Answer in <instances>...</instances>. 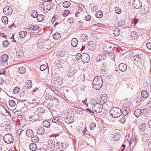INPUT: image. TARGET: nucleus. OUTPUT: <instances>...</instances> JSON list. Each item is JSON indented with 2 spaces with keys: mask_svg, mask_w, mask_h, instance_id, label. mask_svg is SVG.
Segmentation results:
<instances>
[{
  "mask_svg": "<svg viewBox=\"0 0 151 151\" xmlns=\"http://www.w3.org/2000/svg\"><path fill=\"white\" fill-rule=\"evenodd\" d=\"M103 79L101 76L95 77L93 81V84L94 88L96 90H99L103 85Z\"/></svg>",
  "mask_w": 151,
  "mask_h": 151,
  "instance_id": "f257e3e1",
  "label": "nucleus"
},
{
  "mask_svg": "<svg viewBox=\"0 0 151 151\" xmlns=\"http://www.w3.org/2000/svg\"><path fill=\"white\" fill-rule=\"evenodd\" d=\"M52 79L54 83L57 85H61L62 84L63 78L60 76L57 72L54 71L52 72Z\"/></svg>",
  "mask_w": 151,
  "mask_h": 151,
  "instance_id": "f03ea898",
  "label": "nucleus"
},
{
  "mask_svg": "<svg viewBox=\"0 0 151 151\" xmlns=\"http://www.w3.org/2000/svg\"><path fill=\"white\" fill-rule=\"evenodd\" d=\"M110 113L113 117L116 118L122 115V111L119 107H114L111 110Z\"/></svg>",
  "mask_w": 151,
  "mask_h": 151,
  "instance_id": "7ed1b4c3",
  "label": "nucleus"
},
{
  "mask_svg": "<svg viewBox=\"0 0 151 151\" xmlns=\"http://www.w3.org/2000/svg\"><path fill=\"white\" fill-rule=\"evenodd\" d=\"M76 58L77 60H79L81 58L82 61L84 63H88L90 59L89 55L86 53H83L81 55L80 53L77 54L76 56Z\"/></svg>",
  "mask_w": 151,
  "mask_h": 151,
  "instance_id": "20e7f679",
  "label": "nucleus"
},
{
  "mask_svg": "<svg viewBox=\"0 0 151 151\" xmlns=\"http://www.w3.org/2000/svg\"><path fill=\"white\" fill-rule=\"evenodd\" d=\"M9 59V56L6 54L2 55L0 58L1 63L3 66H5L8 64L7 61Z\"/></svg>",
  "mask_w": 151,
  "mask_h": 151,
  "instance_id": "39448f33",
  "label": "nucleus"
},
{
  "mask_svg": "<svg viewBox=\"0 0 151 151\" xmlns=\"http://www.w3.org/2000/svg\"><path fill=\"white\" fill-rule=\"evenodd\" d=\"M93 109L97 113H100L102 110L101 105L99 103H96L93 105Z\"/></svg>",
  "mask_w": 151,
  "mask_h": 151,
  "instance_id": "423d86ee",
  "label": "nucleus"
},
{
  "mask_svg": "<svg viewBox=\"0 0 151 151\" xmlns=\"http://www.w3.org/2000/svg\"><path fill=\"white\" fill-rule=\"evenodd\" d=\"M55 140L53 139H49L48 141V148H50V151H53L55 149Z\"/></svg>",
  "mask_w": 151,
  "mask_h": 151,
  "instance_id": "0eeeda50",
  "label": "nucleus"
},
{
  "mask_svg": "<svg viewBox=\"0 0 151 151\" xmlns=\"http://www.w3.org/2000/svg\"><path fill=\"white\" fill-rule=\"evenodd\" d=\"M132 4L134 7L136 9H140L142 6V3L139 0H134Z\"/></svg>",
  "mask_w": 151,
  "mask_h": 151,
  "instance_id": "6e6552de",
  "label": "nucleus"
},
{
  "mask_svg": "<svg viewBox=\"0 0 151 151\" xmlns=\"http://www.w3.org/2000/svg\"><path fill=\"white\" fill-rule=\"evenodd\" d=\"M122 114L124 116H126L127 113L129 112L130 108L129 107L126 106V105H124L122 108Z\"/></svg>",
  "mask_w": 151,
  "mask_h": 151,
  "instance_id": "1a4fd4ad",
  "label": "nucleus"
},
{
  "mask_svg": "<svg viewBox=\"0 0 151 151\" xmlns=\"http://www.w3.org/2000/svg\"><path fill=\"white\" fill-rule=\"evenodd\" d=\"M119 68L120 71L124 72L127 69V66L124 63H122L119 65Z\"/></svg>",
  "mask_w": 151,
  "mask_h": 151,
  "instance_id": "9d476101",
  "label": "nucleus"
},
{
  "mask_svg": "<svg viewBox=\"0 0 151 151\" xmlns=\"http://www.w3.org/2000/svg\"><path fill=\"white\" fill-rule=\"evenodd\" d=\"M50 101L52 102V106H56L58 104L59 101L55 97H52L50 98Z\"/></svg>",
  "mask_w": 151,
  "mask_h": 151,
  "instance_id": "9b49d317",
  "label": "nucleus"
},
{
  "mask_svg": "<svg viewBox=\"0 0 151 151\" xmlns=\"http://www.w3.org/2000/svg\"><path fill=\"white\" fill-rule=\"evenodd\" d=\"M26 133L27 136L28 137H31L34 135L33 132L30 129L27 130Z\"/></svg>",
  "mask_w": 151,
  "mask_h": 151,
  "instance_id": "f8f14e48",
  "label": "nucleus"
},
{
  "mask_svg": "<svg viewBox=\"0 0 151 151\" xmlns=\"http://www.w3.org/2000/svg\"><path fill=\"white\" fill-rule=\"evenodd\" d=\"M37 134L40 135H42L44 134L45 130L43 127L40 126L38 127L37 130Z\"/></svg>",
  "mask_w": 151,
  "mask_h": 151,
  "instance_id": "ddd939ff",
  "label": "nucleus"
},
{
  "mask_svg": "<svg viewBox=\"0 0 151 151\" xmlns=\"http://www.w3.org/2000/svg\"><path fill=\"white\" fill-rule=\"evenodd\" d=\"M78 43V40L76 38H73L72 39L71 41V44L73 47H76Z\"/></svg>",
  "mask_w": 151,
  "mask_h": 151,
  "instance_id": "4468645a",
  "label": "nucleus"
},
{
  "mask_svg": "<svg viewBox=\"0 0 151 151\" xmlns=\"http://www.w3.org/2000/svg\"><path fill=\"white\" fill-rule=\"evenodd\" d=\"M16 55L19 58L22 57L24 55L23 51L20 49L19 50H17L16 52Z\"/></svg>",
  "mask_w": 151,
  "mask_h": 151,
  "instance_id": "2eb2a0df",
  "label": "nucleus"
},
{
  "mask_svg": "<svg viewBox=\"0 0 151 151\" xmlns=\"http://www.w3.org/2000/svg\"><path fill=\"white\" fill-rule=\"evenodd\" d=\"M3 139L4 142L8 144H9V133L7 134L3 137Z\"/></svg>",
  "mask_w": 151,
  "mask_h": 151,
  "instance_id": "dca6fc26",
  "label": "nucleus"
},
{
  "mask_svg": "<svg viewBox=\"0 0 151 151\" xmlns=\"http://www.w3.org/2000/svg\"><path fill=\"white\" fill-rule=\"evenodd\" d=\"M37 146L35 143H31L29 145L30 149L33 151H35L37 149Z\"/></svg>",
  "mask_w": 151,
  "mask_h": 151,
  "instance_id": "f3484780",
  "label": "nucleus"
},
{
  "mask_svg": "<svg viewBox=\"0 0 151 151\" xmlns=\"http://www.w3.org/2000/svg\"><path fill=\"white\" fill-rule=\"evenodd\" d=\"M120 137V134L119 132L115 133L114 134L113 139L116 141H118Z\"/></svg>",
  "mask_w": 151,
  "mask_h": 151,
  "instance_id": "a211bd4d",
  "label": "nucleus"
},
{
  "mask_svg": "<svg viewBox=\"0 0 151 151\" xmlns=\"http://www.w3.org/2000/svg\"><path fill=\"white\" fill-rule=\"evenodd\" d=\"M9 6H6L3 9V12L5 14L8 15H9Z\"/></svg>",
  "mask_w": 151,
  "mask_h": 151,
  "instance_id": "6ab92c4d",
  "label": "nucleus"
},
{
  "mask_svg": "<svg viewBox=\"0 0 151 151\" xmlns=\"http://www.w3.org/2000/svg\"><path fill=\"white\" fill-rule=\"evenodd\" d=\"M141 95L142 97L145 99L148 97L149 94L146 90H143L141 92Z\"/></svg>",
  "mask_w": 151,
  "mask_h": 151,
  "instance_id": "aec40b11",
  "label": "nucleus"
},
{
  "mask_svg": "<svg viewBox=\"0 0 151 151\" xmlns=\"http://www.w3.org/2000/svg\"><path fill=\"white\" fill-rule=\"evenodd\" d=\"M137 33L135 31L132 32L131 35V38L132 40L136 39L137 38Z\"/></svg>",
  "mask_w": 151,
  "mask_h": 151,
  "instance_id": "412c9836",
  "label": "nucleus"
},
{
  "mask_svg": "<svg viewBox=\"0 0 151 151\" xmlns=\"http://www.w3.org/2000/svg\"><path fill=\"white\" fill-rule=\"evenodd\" d=\"M1 20L5 25L7 24L8 23V18L6 16H4L2 17L1 18Z\"/></svg>",
  "mask_w": 151,
  "mask_h": 151,
  "instance_id": "4be33fe9",
  "label": "nucleus"
},
{
  "mask_svg": "<svg viewBox=\"0 0 151 151\" xmlns=\"http://www.w3.org/2000/svg\"><path fill=\"white\" fill-rule=\"evenodd\" d=\"M149 139L147 138V134L143 135L142 138V140L144 143H146L147 142Z\"/></svg>",
  "mask_w": 151,
  "mask_h": 151,
  "instance_id": "5701e85b",
  "label": "nucleus"
},
{
  "mask_svg": "<svg viewBox=\"0 0 151 151\" xmlns=\"http://www.w3.org/2000/svg\"><path fill=\"white\" fill-rule=\"evenodd\" d=\"M39 27L37 25H32L29 27L27 28V29H29L30 30H36L38 29Z\"/></svg>",
  "mask_w": 151,
  "mask_h": 151,
  "instance_id": "b1692460",
  "label": "nucleus"
},
{
  "mask_svg": "<svg viewBox=\"0 0 151 151\" xmlns=\"http://www.w3.org/2000/svg\"><path fill=\"white\" fill-rule=\"evenodd\" d=\"M66 55V52L65 51H60L58 53V56L59 57H65Z\"/></svg>",
  "mask_w": 151,
  "mask_h": 151,
  "instance_id": "393cba45",
  "label": "nucleus"
},
{
  "mask_svg": "<svg viewBox=\"0 0 151 151\" xmlns=\"http://www.w3.org/2000/svg\"><path fill=\"white\" fill-rule=\"evenodd\" d=\"M65 122L68 124H70L72 123L74 121L73 118L70 117H68L65 119Z\"/></svg>",
  "mask_w": 151,
  "mask_h": 151,
  "instance_id": "a878e982",
  "label": "nucleus"
},
{
  "mask_svg": "<svg viewBox=\"0 0 151 151\" xmlns=\"http://www.w3.org/2000/svg\"><path fill=\"white\" fill-rule=\"evenodd\" d=\"M70 5L71 4L70 2L67 1H64L62 4V6L65 8L69 7L70 6Z\"/></svg>",
  "mask_w": 151,
  "mask_h": 151,
  "instance_id": "bb28decb",
  "label": "nucleus"
},
{
  "mask_svg": "<svg viewBox=\"0 0 151 151\" xmlns=\"http://www.w3.org/2000/svg\"><path fill=\"white\" fill-rule=\"evenodd\" d=\"M61 37V35L59 33H55L53 35V38L55 40H59Z\"/></svg>",
  "mask_w": 151,
  "mask_h": 151,
  "instance_id": "cd10ccee",
  "label": "nucleus"
},
{
  "mask_svg": "<svg viewBox=\"0 0 151 151\" xmlns=\"http://www.w3.org/2000/svg\"><path fill=\"white\" fill-rule=\"evenodd\" d=\"M43 126L47 128L49 127L50 125V122L48 121L45 120L42 122Z\"/></svg>",
  "mask_w": 151,
  "mask_h": 151,
  "instance_id": "c85d7f7f",
  "label": "nucleus"
},
{
  "mask_svg": "<svg viewBox=\"0 0 151 151\" xmlns=\"http://www.w3.org/2000/svg\"><path fill=\"white\" fill-rule=\"evenodd\" d=\"M134 60L138 62L141 60V57L140 55H136L134 56Z\"/></svg>",
  "mask_w": 151,
  "mask_h": 151,
  "instance_id": "c756f323",
  "label": "nucleus"
},
{
  "mask_svg": "<svg viewBox=\"0 0 151 151\" xmlns=\"http://www.w3.org/2000/svg\"><path fill=\"white\" fill-rule=\"evenodd\" d=\"M27 34L26 31H21L19 33V36L21 38H24L26 36Z\"/></svg>",
  "mask_w": 151,
  "mask_h": 151,
  "instance_id": "7c9ffc66",
  "label": "nucleus"
},
{
  "mask_svg": "<svg viewBox=\"0 0 151 151\" xmlns=\"http://www.w3.org/2000/svg\"><path fill=\"white\" fill-rule=\"evenodd\" d=\"M32 86V83L31 80H28L26 83L25 87L27 88H29L31 87Z\"/></svg>",
  "mask_w": 151,
  "mask_h": 151,
  "instance_id": "2f4dec72",
  "label": "nucleus"
},
{
  "mask_svg": "<svg viewBox=\"0 0 151 151\" xmlns=\"http://www.w3.org/2000/svg\"><path fill=\"white\" fill-rule=\"evenodd\" d=\"M37 18L38 22H41L43 20L44 17L42 14H38Z\"/></svg>",
  "mask_w": 151,
  "mask_h": 151,
  "instance_id": "473e14b6",
  "label": "nucleus"
},
{
  "mask_svg": "<svg viewBox=\"0 0 151 151\" xmlns=\"http://www.w3.org/2000/svg\"><path fill=\"white\" fill-rule=\"evenodd\" d=\"M88 36L85 34H82L81 36V39L82 42H86L88 40Z\"/></svg>",
  "mask_w": 151,
  "mask_h": 151,
  "instance_id": "72a5a7b5",
  "label": "nucleus"
},
{
  "mask_svg": "<svg viewBox=\"0 0 151 151\" xmlns=\"http://www.w3.org/2000/svg\"><path fill=\"white\" fill-rule=\"evenodd\" d=\"M141 111L140 109H137L134 111V113L136 116L138 117L142 114Z\"/></svg>",
  "mask_w": 151,
  "mask_h": 151,
  "instance_id": "f704fd0d",
  "label": "nucleus"
},
{
  "mask_svg": "<svg viewBox=\"0 0 151 151\" xmlns=\"http://www.w3.org/2000/svg\"><path fill=\"white\" fill-rule=\"evenodd\" d=\"M103 15V14L102 11H99L97 12L95 14L96 17L98 18H101Z\"/></svg>",
  "mask_w": 151,
  "mask_h": 151,
  "instance_id": "c9c22d12",
  "label": "nucleus"
},
{
  "mask_svg": "<svg viewBox=\"0 0 151 151\" xmlns=\"http://www.w3.org/2000/svg\"><path fill=\"white\" fill-rule=\"evenodd\" d=\"M19 72L21 74H24L26 71L25 68L23 67H21L19 68L18 70Z\"/></svg>",
  "mask_w": 151,
  "mask_h": 151,
  "instance_id": "e433bc0d",
  "label": "nucleus"
},
{
  "mask_svg": "<svg viewBox=\"0 0 151 151\" xmlns=\"http://www.w3.org/2000/svg\"><path fill=\"white\" fill-rule=\"evenodd\" d=\"M139 128L141 131H143L146 128V125L145 124L142 123L139 126Z\"/></svg>",
  "mask_w": 151,
  "mask_h": 151,
  "instance_id": "4c0bfd02",
  "label": "nucleus"
},
{
  "mask_svg": "<svg viewBox=\"0 0 151 151\" xmlns=\"http://www.w3.org/2000/svg\"><path fill=\"white\" fill-rule=\"evenodd\" d=\"M31 139L32 142L36 143L39 140V138L38 136H34L32 137Z\"/></svg>",
  "mask_w": 151,
  "mask_h": 151,
  "instance_id": "58836bf2",
  "label": "nucleus"
},
{
  "mask_svg": "<svg viewBox=\"0 0 151 151\" xmlns=\"http://www.w3.org/2000/svg\"><path fill=\"white\" fill-rule=\"evenodd\" d=\"M120 30L119 29L116 28L114 31L113 34L115 36H118L120 34Z\"/></svg>",
  "mask_w": 151,
  "mask_h": 151,
  "instance_id": "ea45409f",
  "label": "nucleus"
},
{
  "mask_svg": "<svg viewBox=\"0 0 151 151\" xmlns=\"http://www.w3.org/2000/svg\"><path fill=\"white\" fill-rule=\"evenodd\" d=\"M142 98L141 96H139L137 97L135 99L136 103L137 104H139L142 101Z\"/></svg>",
  "mask_w": 151,
  "mask_h": 151,
  "instance_id": "a19ab883",
  "label": "nucleus"
},
{
  "mask_svg": "<svg viewBox=\"0 0 151 151\" xmlns=\"http://www.w3.org/2000/svg\"><path fill=\"white\" fill-rule=\"evenodd\" d=\"M38 13L36 10L32 11V16L34 18H37L38 15Z\"/></svg>",
  "mask_w": 151,
  "mask_h": 151,
  "instance_id": "79ce46f5",
  "label": "nucleus"
},
{
  "mask_svg": "<svg viewBox=\"0 0 151 151\" xmlns=\"http://www.w3.org/2000/svg\"><path fill=\"white\" fill-rule=\"evenodd\" d=\"M9 122L7 121L5 122V123L4 125V127H5V129H6V130L7 131L9 130Z\"/></svg>",
  "mask_w": 151,
  "mask_h": 151,
  "instance_id": "37998d69",
  "label": "nucleus"
},
{
  "mask_svg": "<svg viewBox=\"0 0 151 151\" xmlns=\"http://www.w3.org/2000/svg\"><path fill=\"white\" fill-rule=\"evenodd\" d=\"M115 11L116 13L119 14L121 13L122 10L119 7H116L115 8Z\"/></svg>",
  "mask_w": 151,
  "mask_h": 151,
  "instance_id": "c03bdc74",
  "label": "nucleus"
},
{
  "mask_svg": "<svg viewBox=\"0 0 151 151\" xmlns=\"http://www.w3.org/2000/svg\"><path fill=\"white\" fill-rule=\"evenodd\" d=\"M20 89L19 88L18 86L15 87L13 89V92L14 93H19Z\"/></svg>",
  "mask_w": 151,
  "mask_h": 151,
  "instance_id": "a18cd8bd",
  "label": "nucleus"
},
{
  "mask_svg": "<svg viewBox=\"0 0 151 151\" xmlns=\"http://www.w3.org/2000/svg\"><path fill=\"white\" fill-rule=\"evenodd\" d=\"M60 119V118L59 116L56 117L54 116L52 119V122L54 123H56L57 121H59Z\"/></svg>",
  "mask_w": 151,
  "mask_h": 151,
  "instance_id": "49530a36",
  "label": "nucleus"
},
{
  "mask_svg": "<svg viewBox=\"0 0 151 151\" xmlns=\"http://www.w3.org/2000/svg\"><path fill=\"white\" fill-rule=\"evenodd\" d=\"M47 69V66L44 65H42L40 66V69L41 71H43Z\"/></svg>",
  "mask_w": 151,
  "mask_h": 151,
  "instance_id": "de8ad7c7",
  "label": "nucleus"
},
{
  "mask_svg": "<svg viewBox=\"0 0 151 151\" xmlns=\"http://www.w3.org/2000/svg\"><path fill=\"white\" fill-rule=\"evenodd\" d=\"M70 13V12L68 10H65L63 13V15L64 17H66Z\"/></svg>",
  "mask_w": 151,
  "mask_h": 151,
  "instance_id": "09e8293b",
  "label": "nucleus"
},
{
  "mask_svg": "<svg viewBox=\"0 0 151 151\" xmlns=\"http://www.w3.org/2000/svg\"><path fill=\"white\" fill-rule=\"evenodd\" d=\"M9 42L7 40H5L3 42V46L4 47H6L9 45Z\"/></svg>",
  "mask_w": 151,
  "mask_h": 151,
  "instance_id": "8fccbe9b",
  "label": "nucleus"
},
{
  "mask_svg": "<svg viewBox=\"0 0 151 151\" xmlns=\"http://www.w3.org/2000/svg\"><path fill=\"white\" fill-rule=\"evenodd\" d=\"M16 103L13 100H10V106L13 107L15 106Z\"/></svg>",
  "mask_w": 151,
  "mask_h": 151,
  "instance_id": "3c124183",
  "label": "nucleus"
},
{
  "mask_svg": "<svg viewBox=\"0 0 151 151\" xmlns=\"http://www.w3.org/2000/svg\"><path fill=\"white\" fill-rule=\"evenodd\" d=\"M88 48L90 50H93V45L92 44H88L87 45Z\"/></svg>",
  "mask_w": 151,
  "mask_h": 151,
  "instance_id": "603ef678",
  "label": "nucleus"
},
{
  "mask_svg": "<svg viewBox=\"0 0 151 151\" xmlns=\"http://www.w3.org/2000/svg\"><path fill=\"white\" fill-rule=\"evenodd\" d=\"M96 126V124L93 123L90 126V128L91 130H93L95 129Z\"/></svg>",
  "mask_w": 151,
  "mask_h": 151,
  "instance_id": "864d4df0",
  "label": "nucleus"
},
{
  "mask_svg": "<svg viewBox=\"0 0 151 151\" xmlns=\"http://www.w3.org/2000/svg\"><path fill=\"white\" fill-rule=\"evenodd\" d=\"M126 121V117L125 116H124V117H122L120 120V122L124 124L125 123Z\"/></svg>",
  "mask_w": 151,
  "mask_h": 151,
  "instance_id": "5fc2aeb1",
  "label": "nucleus"
},
{
  "mask_svg": "<svg viewBox=\"0 0 151 151\" xmlns=\"http://www.w3.org/2000/svg\"><path fill=\"white\" fill-rule=\"evenodd\" d=\"M58 96L61 97V96H62V94L60 93L58 91L56 90H54V91H53Z\"/></svg>",
  "mask_w": 151,
  "mask_h": 151,
  "instance_id": "6e6d98bb",
  "label": "nucleus"
},
{
  "mask_svg": "<svg viewBox=\"0 0 151 151\" xmlns=\"http://www.w3.org/2000/svg\"><path fill=\"white\" fill-rule=\"evenodd\" d=\"M146 46L149 50H151V42H148L146 44Z\"/></svg>",
  "mask_w": 151,
  "mask_h": 151,
  "instance_id": "4d7b16f0",
  "label": "nucleus"
},
{
  "mask_svg": "<svg viewBox=\"0 0 151 151\" xmlns=\"http://www.w3.org/2000/svg\"><path fill=\"white\" fill-rule=\"evenodd\" d=\"M97 9L98 7L96 6H93L91 8V10L94 12L96 11V10H97Z\"/></svg>",
  "mask_w": 151,
  "mask_h": 151,
  "instance_id": "13d9d810",
  "label": "nucleus"
},
{
  "mask_svg": "<svg viewBox=\"0 0 151 151\" xmlns=\"http://www.w3.org/2000/svg\"><path fill=\"white\" fill-rule=\"evenodd\" d=\"M85 19L87 21H89L91 19V17L90 15H87L85 17Z\"/></svg>",
  "mask_w": 151,
  "mask_h": 151,
  "instance_id": "bf43d9fd",
  "label": "nucleus"
},
{
  "mask_svg": "<svg viewBox=\"0 0 151 151\" xmlns=\"http://www.w3.org/2000/svg\"><path fill=\"white\" fill-rule=\"evenodd\" d=\"M147 106L149 109L151 110V101H150L149 103H148Z\"/></svg>",
  "mask_w": 151,
  "mask_h": 151,
  "instance_id": "052dcab7",
  "label": "nucleus"
},
{
  "mask_svg": "<svg viewBox=\"0 0 151 151\" xmlns=\"http://www.w3.org/2000/svg\"><path fill=\"white\" fill-rule=\"evenodd\" d=\"M5 83L7 86L9 85V78H6L5 79Z\"/></svg>",
  "mask_w": 151,
  "mask_h": 151,
  "instance_id": "680f3d73",
  "label": "nucleus"
},
{
  "mask_svg": "<svg viewBox=\"0 0 151 151\" xmlns=\"http://www.w3.org/2000/svg\"><path fill=\"white\" fill-rule=\"evenodd\" d=\"M10 138H11L12 139V140L10 141V143H11L13 142L14 139V137L11 134H10Z\"/></svg>",
  "mask_w": 151,
  "mask_h": 151,
  "instance_id": "e2e57ef3",
  "label": "nucleus"
},
{
  "mask_svg": "<svg viewBox=\"0 0 151 151\" xmlns=\"http://www.w3.org/2000/svg\"><path fill=\"white\" fill-rule=\"evenodd\" d=\"M50 95L49 93L48 94H47L45 96L46 99L47 100H48L50 99Z\"/></svg>",
  "mask_w": 151,
  "mask_h": 151,
  "instance_id": "0e129e2a",
  "label": "nucleus"
},
{
  "mask_svg": "<svg viewBox=\"0 0 151 151\" xmlns=\"http://www.w3.org/2000/svg\"><path fill=\"white\" fill-rule=\"evenodd\" d=\"M14 34H12V36L10 38V39L12 40V41L13 42H16V41L14 38Z\"/></svg>",
  "mask_w": 151,
  "mask_h": 151,
  "instance_id": "69168bd1",
  "label": "nucleus"
},
{
  "mask_svg": "<svg viewBox=\"0 0 151 151\" xmlns=\"http://www.w3.org/2000/svg\"><path fill=\"white\" fill-rule=\"evenodd\" d=\"M100 24L99 23H98L97 24H93L92 26V27H95V29H97V28H98V26L99 25V24Z\"/></svg>",
  "mask_w": 151,
  "mask_h": 151,
  "instance_id": "338daca9",
  "label": "nucleus"
},
{
  "mask_svg": "<svg viewBox=\"0 0 151 151\" xmlns=\"http://www.w3.org/2000/svg\"><path fill=\"white\" fill-rule=\"evenodd\" d=\"M125 24V22L124 21L122 20L119 22V25L121 26H123Z\"/></svg>",
  "mask_w": 151,
  "mask_h": 151,
  "instance_id": "774afa93",
  "label": "nucleus"
}]
</instances>
